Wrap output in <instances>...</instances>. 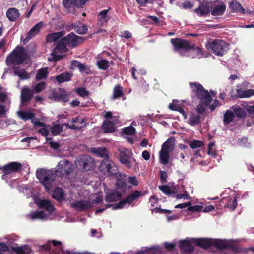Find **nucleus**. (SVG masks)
I'll list each match as a JSON object with an SVG mask.
<instances>
[{
  "mask_svg": "<svg viewBox=\"0 0 254 254\" xmlns=\"http://www.w3.org/2000/svg\"><path fill=\"white\" fill-rule=\"evenodd\" d=\"M192 242L203 249L209 248L212 246H214L221 251V254H227L230 241L201 238H193L192 239Z\"/></svg>",
  "mask_w": 254,
  "mask_h": 254,
  "instance_id": "obj_1",
  "label": "nucleus"
},
{
  "mask_svg": "<svg viewBox=\"0 0 254 254\" xmlns=\"http://www.w3.org/2000/svg\"><path fill=\"white\" fill-rule=\"evenodd\" d=\"M27 54L22 47H17L6 58L7 65H19L27 59Z\"/></svg>",
  "mask_w": 254,
  "mask_h": 254,
  "instance_id": "obj_2",
  "label": "nucleus"
},
{
  "mask_svg": "<svg viewBox=\"0 0 254 254\" xmlns=\"http://www.w3.org/2000/svg\"><path fill=\"white\" fill-rule=\"evenodd\" d=\"M206 47L217 56H221L226 54L229 49L228 44L224 40L215 39L209 41Z\"/></svg>",
  "mask_w": 254,
  "mask_h": 254,
  "instance_id": "obj_3",
  "label": "nucleus"
},
{
  "mask_svg": "<svg viewBox=\"0 0 254 254\" xmlns=\"http://www.w3.org/2000/svg\"><path fill=\"white\" fill-rule=\"evenodd\" d=\"M94 159L88 155L78 156L75 160L76 168L81 171L92 170L95 166Z\"/></svg>",
  "mask_w": 254,
  "mask_h": 254,
  "instance_id": "obj_4",
  "label": "nucleus"
},
{
  "mask_svg": "<svg viewBox=\"0 0 254 254\" xmlns=\"http://www.w3.org/2000/svg\"><path fill=\"white\" fill-rule=\"evenodd\" d=\"M36 176L40 182L45 186L46 190H49V187L56 177L55 174L52 171L43 168L37 171Z\"/></svg>",
  "mask_w": 254,
  "mask_h": 254,
  "instance_id": "obj_5",
  "label": "nucleus"
},
{
  "mask_svg": "<svg viewBox=\"0 0 254 254\" xmlns=\"http://www.w3.org/2000/svg\"><path fill=\"white\" fill-rule=\"evenodd\" d=\"M190 86L197 97L203 100L206 106L212 102V98L208 90L204 89L200 83L191 82Z\"/></svg>",
  "mask_w": 254,
  "mask_h": 254,
  "instance_id": "obj_6",
  "label": "nucleus"
},
{
  "mask_svg": "<svg viewBox=\"0 0 254 254\" xmlns=\"http://www.w3.org/2000/svg\"><path fill=\"white\" fill-rule=\"evenodd\" d=\"M171 43L174 47L175 50L179 52L181 55H183L181 50L186 51L190 50H196L198 52L201 51V49L194 45H191L188 41L180 38H174L171 39Z\"/></svg>",
  "mask_w": 254,
  "mask_h": 254,
  "instance_id": "obj_7",
  "label": "nucleus"
},
{
  "mask_svg": "<svg viewBox=\"0 0 254 254\" xmlns=\"http://www.w3.org/2000/svg\"><path fill=\"white\" fill-rule=\"evenodd\" d=\"M99 170L108 176L116 175L118 173L117 166L109 158L102 160L99 166Z\"/></svg>",
  "mask_w": 254,
  "mask_h": 254,
  "instance_id": "obj_8",
  "label": "nucleus"
},
{
  "mask_svg": "<svg viewBox=\"0 0 254 254\" xmlns=\"http://www.w3.org/2000/svg\"><path fill=\"white\" fill-rule=\"evenodd\" d=\"M73 170L74 166L72 162L66 159H63L58 163L55 173L58 176L62 177L69 175Z\"/></svg>",
  "mask_w": 254,
  "mask_h": 254,
  "instance_id": "obj_9",
  "label": "nucleus"
},
{
  "mask_svg": "<svg viewBox=\"0 0 254 254\" xmlns=\"http://www.w3.org/2000/svg\"><path fill=\"white\" fill-rule=\"evenodd\" d=\"M143 195L141 191L135 190L131 194H129L126 198L123 199L119 202L116 203L114 208V209H121L125 207L126 204H131L135 200L138 199L140 197Z\"/></svg>",
  "mask_w": 254,
  "mask_h": 254,
  "instance_id": "obj_10",
  "label": "nucleus"
},
{
  "mask_svg": "<svg viewBox=\"0 0 254 254\" xmlns=\"http://www.w3.org/2000/svg\"><path fill=\"white\" fill-rule=\"evenodd\" d=\"M49 98L57 102H66L69 101V96L64 89L55 90L49 94Z\"/></svg>",
  "mask_w": 254,
  "mask_h": 254,
  "instance_id": "obj_11",
  "label": "nucleus"
},
{
  "mask_svg": "<svg viewBox=\"0 0 254 254\" xmlns=\"http://www.w3.org/2000/svg\"><path fill=\"white\" fill-rule=\"evenodd\" d=\"M67 45L71 47H75L78 45L81 44L83 41V38L82 37L75 35L73 32H71L64 38Z\"/></svg>",
  "mask_w": 254,
  "mask_h": 254,
  "instance_id": "obj_12",
  "label": "nucleus"
},
{
  "mask_svg": "<svg viewBox=\"0 0 254 254\" xmlns=\"http://www.w3.org/2000/svg\"><path fill=\"white\" fill-rule=\"evenodd\" d=\"M132 153L129 150L124 148L121 150L118 156V159L120 162L126 165L128 168H130L131 167L129 159L131 157Z\"/></svg>",
  "mask_w": 254,
  "mask_h": 254,
  "instance_id": "obj_13",
  "label": "nucleus"
},
{
  "mask_svg": "<svg viewBox=\"0 0 254 254\" xmlns=\"http://www.w3.org/2000/svg\"><path fill=\"white\" fill-rule=\"evenodd\" d=\"M22 165L21 163L17 162H12L8 164L0 167L4 174H9L12 172H19L22 169Z\"/></svg>",
  "mask_w": 254,
  "mask_h": 254,
  "instance_id": "obj_14",
  "label": "nucleus"
},
{
  "mask_svg": "<svg viewBox=\"0 0 254 254\" xmlns=\"http://www.w3.org/2000/svg\"><path fill=\"white\" fill-rule=\"evenodd\" d=\"M249 251L254 252V247L241 248L231 241L229 242V250L227 254H238L241 253H247Z\"/></svg>",
  "mask_w": 254,
  "mask_h": 254,
  "instance_id": "obj_15",
  "label": "nucleus"
},
{
  "mask_svg": "<svg viewBox=\"0 0 254 254\" xmlns=\"http://www.w3.org/2000/svg\"><path fill=\"white\" fill-rule=\"evenodd\" d=\"M34 90L29 89L27 87H24L21 92V100L22 103L29 102L33 97Z\"/></svg>",
  "mask_w": 254,
  "mask_h": 254,
  "instance_id": "obj_16",
  "label": "nucleus"
},
{
  "mask_svg": "<svg viewBox=\"0 0 254 254\" xmlns=\"http://www.w3.org/2000/svg\"><path fill=\"white\" fill-rule=\"evenodd\" d=\"M88 0H63V4L66 9H69L73 6L81 7Z\"/></svg>",
  "mask_w": 254,
  "mask_h": 254,
  "instance_id": "obj_17",
  "label": "nucleus"
},
{
  "mask_svg": "<svg viewBox=\"0 0 254 254\" xmlns=\"http://www.w3.org/2000/svg\"><path fill=\"white\" fill-rule=\"evenodd\" d=\"M122 193L113 190L107 193L106 195L105 200L108 202H113L120 200L122 197Z\"/></svg>",
  "mask_w": 254,
  "mask_h": 254,
  "instance_id": "obj_18",
  "label": "nucleus"
},
{
  "mask_svg": "<svg viewBox=\"0 0 254 254\" xmlns=\"http://www.w3.org/2000/svg\"><path fill=\"white\" fill-rule=\"evenodd\" d=\"M192 240H184L179 242V248L182 252L191 253L193 251L194 247L191 244Z\"/></svg>",
  "mask_w": 254,
  "mask_h": 254,
  "instance_id": "obj_19",
  "label": "nucleus"
},
{
  "mask_svg": "<svg viewBox=\"0 0 254 254\" xmlns=\"http://www.w3.org/2000/svg\"><path fill=\"white\" fill-rule=\"evenodd\" d=\"M42 25L43 23L40 22L36 24L31 29L29 32L27 33L26 37L23 41L24 44L28 42L32 37H34L39 33L40 29L42 27Z\"/></svg>",
  "mask_w": 254,
  "mask_h": 254,
  "instance_id": "obj_20",
  "label": "nucleus"
},
{
  "mask_svg": "<svg viewBox=\"0 0 254 254\" xmlns=\"http://www.w3.org/2000/svg\"><path fill=\"white\" fill-rule=\"evenodd\" d=\"M72 205L75 207L77 210L83 211L90 209L92 207V204L90 201L88 200H80L73 203Z\"/></svg>",
  "mask_w": 254,
  "mask_h": 254,
  "instance_id": "obj_21",
  "label": "nucleus"
},
{
  "mask_svg": "<svg viewBox=\"0 0 254 254\" xmlns=\"http://www.w3.org/2000/svg\"><path fill=\"white\" fill-rule=\"evenodd\" d=\"M226 5L223 2H221L213 6L211 11V14L215 16L222 15L226 10Z\"/></svg>",
  "mask_w": 254,
  "mask_h": 254,
  "instance_id": "obj_22",
  "label": "nucleus"
},
{
  "mask_svg": "<svg viewBox=\"0 0 254 254\" xmlns=\"http://www.w3.org/2000/svg\"><path fill=\"white\" fill-rule=\"evenodd\" d=\"M102 128L105 132H113L116 130L115 123L109 120L104 121L102 126Z\"/></svg>",
  "mask_w": 254,
  "mask_h": 254,
  "instance_id": "obj_23",
  "label": "nucleus"
},
{
  "mask_svg": "<svg viewBox=\"0 0 254 254\" xmlns=\"http://www.w3.org/2000/svg\"><path fill=\"white\" fill-rule=\"evenodd\" d=\"M39 207L41 208H45L48 212L52 213L55 210L54 206L48 200H41L38 203Z\"/></svg>",
  "mask_w": 254,
  "mask_h": 254,
  "instance_id": "obj_24",
  "label": "nucleus"
},
{
  "mask_svg": "<svg viewBox=\"0 0 254 254\" xmlns=\"http://www.w3.org/2000/svg\"><path fill=\"white\" fill-rule=\"evenodd\" d=\"M19 15L18 10L15 8L8 9L6 12V16L11 21H15L19 17Z\"/></svg>",
  "mask_w": 254,
  "mask_h": 254,
  "instance_id": "obj_25",
  "label": "nucleus"
},
{
  "mask_svg": "<svg viewBox=\"0 0 254 254\" xmlns=\"http://www.w3.org/2000/svg\"><path fill=\"white\" fill-rule=\"evenodd\" d=\"M195 12L199 16H203L209 13V6L207 4L201 3L197 8L194 10Z\"/></svg>",
  "mask_w": 254,
  "mask_h": 254,
  "instance_id": "obj_26",
  "label": "nucleus"
},
{
  "mask_svg": "<svg viewBox=\"0 0 254 254\" xmlns=\"http://www.w3.org/2000/svg\"><path fill=\"white\" fill-rule=\"evenodd\" d=\"M11 250L17 254H29L31 251L30 248L27 245L22 246L12 247Z\"/></svg>",
  "mask_w": 254,
  "mask_h": 254,
  "instance_id": "obj_27",
  "label": "nucleus"
},
{
  "mask_svg": "<svg viewBox=\"0 0 254 254\" xmlns=\"http://www.w3.org/2000/svg\"><path fill=\"white\" fill-rule=\"evenodd\" d=\"M91 151L99 156L104 158V159L109 158L107 149L105 147L92 148H91Z\"/></svg>",
  "mask_w": 254,
  "mask_h": 254,
  "instance_id": "obj_28",
  "label": "nucleus"
},
{
  "mask_svg": "<svg viewBox=\"0 0 254 254\" xmlns=\"http://www.w3.org/2000/svg\"><path fill=\"white\" fill-rule=\"evenodd\" d=\"M64 195L63 190L60 188L55 189L52 193V197L58 201H62L64 200Z\"/></svg>",
  "mask_w": 254,
  "mask_h": 254,
  "instance_id": "obj_29",
  "label": "nucleus"
},
{
  "mask_svg": "<svg viewBox=\"0 0 254 254\" xmlns=\"http://www.w3.org/2000/svg\"><path fill=\"white\" fill-rule=\"evenodd\" d=\"M109 9L103 10L101 11L99 14V21L98 24L102 26L104 23H106L110 19V17L107 15Z\"/></svg>",
  "mask_w": 254,
  "mask_h": 254,
  "instance_id": "obj_30",
  "label": "nucleus"
},
{
  "mask_svg": "<svg viewBox=\"0 0 254 254\" xmlns=\"http://www.w3.org/2000/svg\"><path fill=\"white\" fill-rule=\"evenodd\" d=\"M64 35V31H60L49 34L46 37V41L48 42H52L55 41L61 38Z\"/></svg>",
  "mask_w": 254,
  "mask_h": 254,
  "instance_id": "obj_31",
  "label": "nucleus"
},
{
  "mask_svg": "<svg viewBox=\"0 0 254 254\" xmlns=\"http://www.w3.org/2000/svg\"><path fill=\"white\" fill-rule=\"evenodd\" d=\"M116 186L118 189H121L124 193H126L127 189H129L131 187L129 186L128 188L127 182L124 179H118L116 183Z\"/></svg>",
  "mask_w": 254,
  "mask_h": 254,
  "instance_id": "obj_32",
  "label": "nucleus"
},
{
  "mask_svg": "<svg viewBox=\"0 0 254 254\" xmlns=\"http://www.w3.org/2000/svg\"><path fill=\"white\" fill-rule=\"evenodd\" d=\"M66 45L67 44L66 43L65 41H64V38H63L62 40L60 41L57 44L55 48V52H59L60 53H64L66 52L67 51Z\"/></svg>",
  "mask_w": 254,
  "mask_h": 254,
  "instance_id": "obj_33",
  "label": "nucleus"
},
{
  "mask_svg": "<svg viewBox=\"0 0 254 254\" xmlns=\"http://www.w3.org/2000/svg\"><path fill=\"white\" fill-rule=\"evenodd\" d=\"M230 6L232 9L238 13L244 14L245 9L240 3L237 1H233L230 3Z\"/></svg>",
  "mask_w": 254,
  "mask_h": 254,
  "instance_id": "obj_34",
  "label": "nucleus"
},
{
  "mask_svg": "<svg viewBox=\"0 0 254 254\" xmlns=\"http://www.w3.org/2000/svg\"><path fill=\"white\" fill-rule=\"evenodd\" d=\"M71 76L72 75L70 73L65 72L56 76L55 79L59 83H62L70 80Z\"/></svg>",
  "mask_w": 254,
  "mask_h": 254,
  "instance_id": "obj_35",
  "label": "nucleus"
},
{
  "mask_svg": "<svg viewBox=\"0 0 254 254\" xmlns=\"http://www.w3.org/2000/svg\"><path fill=\"white\" fill-rule=\"evenodd\" d=\"M17 114L20 119L25 121L31 119L35 116L34 114L24 111H18Z\"/></svg>",
  "mask_w": 254,
  "mask_h": 254,
  "instance_id": "obj_36",
  "label": "nucleus"
},
{
  "mask_svg": "<svg viewBox=\"0 0 254 254\" xmlns=\"http://www.w3.org/2000/svg\"><path fill=\"white\" fill-rule=\"evenodd\" d=\"M74 30L79 34H83L87 32L88 28L87 26L85 25H80V23H76L72 24Z\"/></svg>",
  "mask_w": 254,
  "mask_h": 254,
  "instance_id": "obj_37",
  "label": "nucleus"
},
{
  "mask_svg": "<svg viewBox=\"0 0 254 254\" xmlns=\"http://www.w3.org/2000/svg\"><path fill=\"white\" fill-rule=\"evenodd\" d=\"M47 69L48 68L46 67L39 69L36 74V79L37 80H41L46 79L48 74Z\"/></svg>",
  "mask_w": 254,
  "mask_h": 254,
  "instance_id": "obj_38",
  "label": "nucleus"
},
{
  "mask_svg": "<svg viewBox=\"0 0 254 254\" xmlns=\"http://www.w3.org/2000/svg\"><path fill=\"white\" fill-rule=\"evenodd\" d=\"M170 155L165 151V149H161L160 152V160L161 164L166 165L169 162Z\"/></svg>",
  "mask_w": 254,
  "mask_h": 254,
  "instance_id": "obj_39",
  "label": "nucleus"
},
{
  "mask_svg": "<svg viewBox=\"0 0 254 254\" xmlns=\"http://www.w3.org/2000/svg\"><path fill=\"white\" fill-rule=\"evenodd\" d=\"M234 114L233 112L227 110L224 116L223 122L225 125H228L231 122L234 118Z\"/></svg>",
  "mask_w": 254,
  "mask_h": 254,
  "instance_id": "obj_40",
  "label": "nucleus"
},
{
  "mask_svg": "<svg viewBox=\"0 0 254 254\" xmlns=\"http://www.w3.org/2000/svg\"><path fill=\"white\" fill-rule=\"evenodd\" d=\"M14 73L15 75L19 76L22 80L29 78L26 71L23 69L15 68L14 70Z\"/></svg>",
  "mask_w": 254,
  "mask_h": 254,
  "instance_id": "obj_41",
  "label": "nucleus"
},
{
  "mask_svg": "<svg viewBox=\"0 0 254 254\" xmlns=\"http://www.w3.org/2000/svg\"><path fill=\"white\" fill-rule=\"evenodd\" d=\"M200 118L199 115L192 114L188 120V123L191 126L197 125L200 123Z\"/></svg>",
  "mask_w": 254,
  "mask_h": 254,
  "instance_id": "obj_42",
  "label": "nucleus"
},
{
  "mask_svg": "<svg viewBox=\"0 0 254 254\" xmlns=\"http://www.w3.org/2000/svg\"><path fill=\"white\" fill-rule=\"evenodd\" d=\"M122 133L124 135L133 136L135 134L136 130L132 126H130L123 128Z\"/></svg>",
  "mask_w": 254,
  "mask_h": 254,
  "instance_id": "obj_43",
  "label": "nucleus"
},
{
  "mask_svg": "<svg viewBox=\"0 0 254 254\" xmlns=\"http://www.w3.org/2000/svg\"><path fill=\"white\" fill-rule=\"evenodd\" d=\"M30 216L32 219H42L46 217V214L43 211H36L31 213Z\"/></svg>",
  "mask_w": 254,
  "mask_h": 254,
  "instance_id": "obj_44",
  "label": "nucleus"
},
{
  "mask_svg": "<svg viewBox=\"0 0 254 254\" xmlns=\"http://www.w3.org/2000/svg\"><path fill=\"white\" fill-rule=\"evenodd\" d=\"M123 95V88L120 86H115L113 90V98L116 99L122 96Z\"/></svg>",
  "mask_w": 254,
  "mask_h": 254,
  "instance_id": "obj_45",
  "label": "nucleus"
},
{
  "mask_svg": "<svg viewBox=\"0 0 254 254\" xmlns=\"http://www.w3.org/2000/svg\"><path fill=\"white\" fill-rule=\"evenodd\" d=\"M237 206V200L236 197L233 198H229L228 202L225 206L229 208L231 210H234L236 209Z\"/></svg>",
  "mask_w": 254,
  "mask_h": 254,
  "instance_id": "obj_46",
  "label": "nucleus"
},
{
  "mask_svg": "<svg viewBox=\"0 0 254 254\" xmlns=\"http://www.w3.org/2000/svg\"><path fill=\"white\" fill-rule=\"evenodd\" d=\"M169 107L170 109H171L172 110L179 111L180 113L182 114V115L184 117L185 119L187 118V114L185 113L184 109H182L180 106L175 105L174 104H170L169 106Z\"/></svg>",
  "mask_w": 254,
  "mask_h": 254,
  "instance_id": "obj_47",
  "label": "nucleus"
},
{
  "mask_svg": "<svg viewBox=\"0 0 254 254\" xmlns=\"http://www.w3.org/2000/svg\"><path fill=\"white\" fill-rule=\"evenodd\" d=\"M234 115L240 118H244L246 117V113L245 110L242 108H236L234 110Z\"/></svg>",
  "mask_w": 254,
  "mask_h": 254,
  "instance_id": "obj_48",
  "label": "nucleus"
},
{
  "mask_svg": "<svg viewBox=\"0 0 254 254\" xmlns=\"http://www.w3.org/2000/svg\"><path fill=\"white\" fill-rule=\"evenodd\" d=\"M158 188L163 193L169 196L174 193V192L171 190L170 187L167 185L159 186Z\"/></svg>",
  "mask_w": 254,
  "mask_h": 254,
  "instance_id": "obj_49",
  "label": "nucleus"
},
{
  "mask_svg": "<svg viewBox=\"0 0 254 254\" xmlns=\"http://www.w3.org/2000/svg\"><path fill=\"white\" fill-rule=\"evenodd\" d=\"M109 62L106 60H101L97 62V65L100 69L106 70L109 67Z\"/></svg>",
  "mask_w": 254,
  "mask_h": 254,
  "instance_id": "obj_50",
  "label": "nucleus"
},
{
  "mask_svg": "<svg viewBox=\"0 0 254 254\" xmlns=\"http://www.w3.org/2000/svg\"><path fill=\"white\" fill-rule=\"evenodd\" d=\"M63 130V127L61 125H54L51 128V132L53 135H57L60 134Z\"/></svg>",
  "mask_w": 254,
  "mask_h": 254,
  "instance_id": "obj_51",
  "label": "nucleus"
},
{
  "mask_svg": "<svg viewBox=\"0 0 254 254\" xmlns=\"http://www.w3.org/2000/svg\"><path fill=\"white\" fill-rule=\"evenodd\" d=\"M215 144H208V154L214 158L217 155Z\"/></svg>",
  "mask_w": 254,
  "mask_h": 254,
  "instance_id": "obj_52",
  "label": "nucleus"
},
{
  "mask_svg": "<svg viewBox=\"0 0 254 254\" xmlns=\"http://www.w3.org/2000/svg\"><path fill=\"white\" fill-rule=\"evenodd\" d=\"M155 252V247L146 248L144 250L136 252V254H153Z\"/></svg>",
  "mask_w": 254,
  "mask_h": 254,
  "instance_id": "obj_53",
  "label": "nucleus"
},
{
  "mask_svg": "<svg viewBox=\"0 0 254 254\" xmlns=\"http://www.w3.org/2000/svg\"><path fill=\"white\" fill-rule=\"evenodd\" d=\"M45 88V83L44 82H40L37 84L33 88L34 91L36 93H39L43 91Z\"/></svg>",
  "mask_w": 254,
  "mask_h": 254,
  "instance_id": "obj_54",
  "label": "nucleus"
},
{
  "mask_svg": "<svg viewBox=\"0 0 254 254\" xmlns=\"http://www.w3.org/2000/svg\"><path fill=\"white\" fill-rule=\"evenodd\" d=\"M165 149L168 154L174 150V144H163L161 149Z\"/></svg>",
  "mask_w": 254,
  "mask_h": 254,
  "instance_id": "obj_55",
  "label": "nucleus"
},
{
  "mask_svg": "<svg viewBox=\"0 0 254 254\" xmlns=\"http://www.w3.org/2000/svg\"><path fill=\"white\" fill-rule=\"evenodd\" d=\"M253 95H254V90L248 89L244 91L240 96L241 98H248Z\"/></svg>",
  "mask_w": 254,
  "mask_h": 254,
  "instance_id": "obj_56",
  "label": "nucleus"
},
{
  "mask_svg": "<svg viewBox=\"0 0 254 254\" xmlns=\"http://www.w3.org/2000/svg\"><path fill=\"white\" fill-rule=\"evenodd\" d=\"M76 92L82 97H87L89 95V92L84 88H78L76 89Z\"/></svg>",
  "mask_w": 254,
  "mask_h": 254,
  "instance_id": "obj_57",
  "label": "nucleus"
},
{
  "mask_svg": "<svg viewBox=\"0 0 254 254\" xmlns=\"http://www.w3.org/2000/svg\"><path fill=\"white\" fill-rule=\"evenodd\" d=\"M64 125H66V127L69 128L73 130H80L84 127V126L82 125H74L73 124L72 125L69 124H66Z\"/></svg>",
  "mask_w": 254,
  "mask_h": 254,
  "instance_id": "obj_58",
  "label": "nucleus"
},
{
  "mask_svg": "<svg viewBox=\"0 0 254 254\" xmlns=\"http://www.w3.org/2000/svg\"><path fill=\"white\" fill-rule=\"evenodd\" d=\"M203 208L202 206L200 205H195L192 206H189L188 207V210L192 212H200Z\"/></svg>",
  "mask_w": 254,
  "mask_h": 254,
  "instance_id": "obj_59",
  "label": "nucleus"
},
{
  "mask_svg": "<svg viewBox=\"0 0 254 254\" xmlns=\"http://www.w3.org/2000/svg\"><path fill=\"white\" fill-rule=\"evenodd\" d=\"M160 180L162 183H165L167 182V178L168 177L167 173L165 171H160Z\"/></svg>",
  "mask_w": 254,
  "mask_h": 254,
  "instance_id": "obj_60",
  "label": "nucleus"
},
{
  "mask_svg": "<svg viewBox=\"0 0 254 254\" xmlns=\"http://www.w3.org/2000/svg\"><path fill=\"white\" fill-rule=\"evenodd\" d=\"M128 182L134 186H137L139 184L138 181L135 176H129L128 177Z\"/></svg>",
  "mask_w": 254,
  "mask_h": 254,
  "instance_id": "obj_61",
  "label": "nucleus"
},
{
  "mask_svg": "<svg viewBox=\"0 0 254 254\" xmlns=\"http://www.w3.org/2000/svg\"><path fill=\"white\" fill-rule=\"evenodd\" d=\"M164 246L165 248L169 251H172L175 247V244L169 242H165Z\"/></svg>",
  "mask_w": 254,
  "mask_h": 254,
  "instance_id": "obj_62",
  "label": "nucleus"
},
{
  "mask_svg": "<svg viewBox=\"0 0 254 254\" xmlns=\"http://www.w3.org/2000/svg\"><path fill=\"white\" fill-rule=\"evenodd\" d=\"M84 122V120L83 119L78 117L72 119L71 121V123L74 125H82Z\"/></svg>",
  "mask_w": 254,
  "mask_h": 254,
  "instance_id": "obj_63",
  "label": "nucleus"
},
{
  "mask_svg": "<svg viewBox=\"0 0 254 254\" xmlns=\"http://www.w3.org/2000/svg\"><path fill=\"white\" fill-rule=\"evenodd\" d=\"M248 111L250 116L252 118H254V105L250 106L248 109Z\"/></svg>",
  "mask_w": 254,
  "mask_h": 254,
  "instance_id": "obj_64",
  "label": "nucleus"
}]
</instances>
